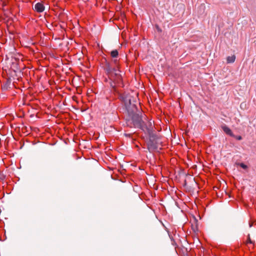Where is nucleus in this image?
Instances as JSON below:
<instances>
[{"mask_svg":"<svg viewBox=\"0 0 256 256\" xmlns=\"http://www.w3.org/2000/svg\"><path fill=\"white\" fill-rule=\"evenodd\" d=\"M72 99H73L74 100H76V98H77V97L74 96V97H72Z\"/></svg>","mask_w":256,"mask_h":256,"instance_id":"13","label":"nucleus"},{"mask_svg":"<svg viewBox=\"0 0 256 256\" xmlns=\"http://www.w3.org/2000/svg\"><path fill=\"white\" fill-rule=\"evenodd\" d=\"M136 128H140L148 134L150 140L148 148L150 150H156L158 148L160 140L158 137L152 133L153 126L151 122H148V124L144 122L142 124V126H136Z\"/></svg>","mask_w":256,"mask_h":256,"instance_id":"2","label":"nucleus"},{"mask_svg":"<svg viewBox=\"0 0 256 256\" xmlns=\"http://www.w3.org/2000/svg\"><path fill=\"white\" fill-rule=\"evenodd\" d=\"M240 166L242 168H244V169H246V168H247V166H246V164H243V163H241V164H240Z\"/></svg>","mask_w":256,"mask_h":256,"instance_id":"10","label":"nucleus"},{"mask_svg":"<svg viewBox=\"0 0 256 256\" xmlns=\"http://www.w3.org/2000/svg\"><path fill=\"white\" fill-rule=\"evenodd\" d=\"M118 60L116 59H114V60H113V62L116 64V68L118 69Z\"/></svg>","mask_w":256,"mask_h":256,"instance_id":"9","label":"nucleus"},{"mask_svg":"<svg viewBox=\"0 0 256 256\" xmlns=\"http://www.w3.org/2000/svg\"><path fill=\"white\" fill-rule=\"evenodd\" d=\"M236 138V139H237V140H242V136H237Z\"/></svg>","mask_w":256,"mask_h":256,"instance_id":"12","label":"nucleus"},{"mask_svg":"<svg viewBox=\"0 0 256 256\" xmlns=\"http://www.w3.org/2000/svg\"><path fill=\"white\" fill-rule=\"evenodd\" d=\"M222 128L224 132L230 136H234L233 133L232 132L231 130L228 128L226 126L224 125L222 126Z\"/></svg>","mask_w":256,"mask_h":256,"instance_id":"6","label":"nucleus"},{"mask_svg":"<svg viewBox=\"0 0 256 256\" xmlns=\"http://www.w3.org/2000/svg\"><path fill=\"white\" fill-rule=\"evenodd\" d=\"M125 135L127 136H130V134H125Z\"/></svg>","mask_w":256,"mask_h":256,"instance_id":"14","label":"nucleus"},{"mask_svg":"<svg viewBox=\"0 0 256 256\" xmlns=\"http://www.w3.org/2000/svg\"><path fill=\"white\" fill-rule=\"evenodd\" d=\"M104 69L108 76L118 70L116 68L112 67L110 63L107 62H106Z\"/></svg>","mask_w":256,"mask_h":256,"instance_id":"4","label":"nucleus"},{"mask_svg":"<svg viewBox=\"0 0 256 256\" xmlns=\"http://www.w3.org/2000/svg\"><path fill=\"white\" fill-rule=\"evenodd\" d=\"M127 112L126 124L130 128L142 126L144 122L142 118V113L138 110L140 104L138 97H120Z\"/></svg>","mask_w":256,"mask_h":256,"instance_id":"1","label":"nucleus"},{"mask_svg":"<svg viewBox=\"0 0 256 256\" xmlns=\"http://www.w3.org/2000/svg\"><path fill=\"white\" fill-rule=\"evenodd\" d=\"M236 60V56L232 55V56H228L226 58V62L228 64L233 63Z\"/></svg>","mask_w":256,"mask_h":256,"instance_id":"7","label":"nucleus"},{"mask_svg":"<svg viewBox=\"0 0 256 256\" xmlns=\"http://www.w3.org/2000/svg\"><path fill=\"white\" fill-rule=\"evenodd\" d=\"M34 10L38 12H42L44 10V6L42 4L38 2L34 6Z\"/></svg>","mask_w":256,"mask_h":256,"instance_id":"5","label":"nucleus"},{"mask_svg":"<svg viewBox=\"0 0 256 256\" xmlns=\"http://www.w3.org/2000/svg\"><path fill=\"white\" fill-rule=\"evenodd\" d=\"M118 52L116 50H113L110 52V56L112 58H116L118 56Z\"/></svg>","mask_w":256,"mask_h":256,"instance_id":"8","label":"nucleus"},{"mask_svg":"<svg viewBox=\"0 0 256 256\" xmlns=\"http://www.w3.org/2000/svg\"><path fill=\"white\" fill-rule=\"evenodd\" d=\"M247 243H250V244L252 243V241L251 240L250 238V236H248V240H247Z\"/></svg>","mask_w":256,"mask_h":256,"instance_id":"11","label":"nucleus"},{"mask_svg":"<svg viewBox=\"0 0 256 256\" xmlns=\"http://www.w3.org/2000/svg\"><path fill=\"white\" fill-rule=\"evenodd\" d=\"M120 70H118L115 72L110 74L108 77L110 80V86L114 88L116 86H120L122 85V77L120 74Z\"/></svg>","mask_w":256,"mask_h":256,"instance_id":"3","label":"nucleus"}]
</instances>
